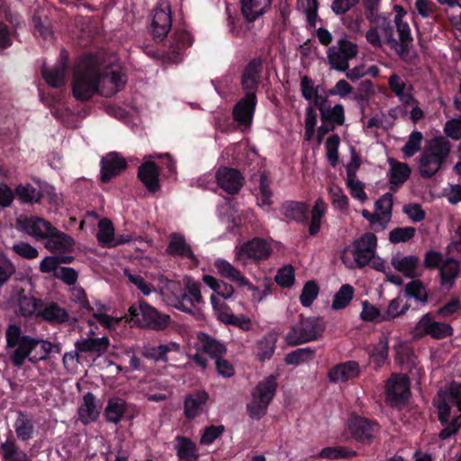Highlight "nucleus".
<instances>
[{
    "mask_svg": "<svg viewBox=\"0 0 461 461\" xmlns=\"http://www.w3.org/2000/svg\"><path fill=\"white\" fill-rule=\"evenodd\" d=\"M100 66L92 53L81 55L73 69L71 90L73 97L80 102L89 101L99 91Z\"/></svg>",
    "mask_w": 461,
    "mask_h": 461,
    "instance_id": "nucleus-1",
    "label": "nucleus"
},
{
    "mask_svg": "<svg viewBox=\"0 0 461 461\" xmlns=\"http://www.w3.org/2000/svg\"><path fill=\"white\" fill-rule=\"evenodd\" d=\"M451 150V143L443 136L433 138L420 158V174L430 178L441 168Z\"/></svg>",
    "mask_w": 461,
    "mask_h": 461,
    "instance_id": "nucleus-2",
    "label": "nucleus"
},
{
    "mask_svg": "<svg viewBox=\"0 0 461 461\" xmlns=\"http://www.w3.org/2000/svg\"><path fill=\"white\" fill-rule=\"evenodd\" d=\"M6 348H14L10 356L12 364L16 367H22L25 360L32 357L31 354L40 344L39 339L23 334L20 325L8 324L5 330Z\"/></svg>",
    "mask_w": 461,
    "mask_h": 461,
    "instance_id": "nucleus-3",
    "label": "nucleus"
},
{
    "mask_svg": "<svg viewBox=\"0 0 461 461\" xmlns=\"http://www.w3.org/2000/svg\"><path fill=\"white\" fill-rule=\"evenodd\" d=\"M131 320L140 328L156 331L165 330L171 323L168 314L158 312L145 300H139L138 304L129 308Z\"/></svg>",
    "mask_w": 461,
    "mask_h": 461,
    "instance_id": "nucleus-4",
    "label": "nucleus"
},
{
    "mask_svg": "<svg viewBox=\"0 0 461 461\" xmlns=\"http://www.w3.org/2000/svg\"><path fill=\"white\" fill-rule=\"evenodd\" d=\"M325 330V324L321 318H302L294 325L286 335L287 343L297 346L303 343L317 340Z\"/></svg>",
    "mask_w": 461,
    "mask_h": 461,
    "instance_id": "nucleus-5",
    "label": "nucleus"
},
{
    "mask_svg": "<svg viewBox=\"0 0 461 461\" xmlns=\"http://www.w3.org/2000/svg\"><path fill=\"white\" fill-rule=\"evenodd\" d=\"M385 402L393 409L405 407L411 397V382L405 374H392L385 383Z\"/></svg>",
    "mask_w": 461,
    "mask_h": 461,
    "instance_id": "nucleus-6",
    "label": "nucleus"
},
{
    "mask_svg": "<svg viewBox=\"0 0 461 461\" xmlns=\"http://www.w3.org/2000/svg\"><path fill=\"white\" fill-rule=\"evenodd\" d=\"M348 429L354 440L363 445H370L380 432L381 426L375 420L352 412L348 420Z\"/></svg>",
    "mask_w": 461,
    "mask_h": 461,
    "instance_id": "nucleus-7",
    "label": "nucleus"
},
{
    "mask_svg": "<svg viewBox=\"0 0 461 461\" xmlns=\"http://www.w3.org/2000/svg\"><path fill=\"white\" fill-rule=\"evenodd\" d=\"M358 52L357 45L346 38L339 39L336 46H331L327 51V58L330 67L340 72L349 68L348 61L354 59Z\"/></svg>",
    "mask_w": 461,
    "mask_h": 461,
    "instance_id": "nucleus-8",
    "label": "nucleus"
},
{
    "mask_svg": "<svg viewBox=\"0 0 461 461\" xmlns=\"http://www.w3.org/2000/svg\"><path fill=\"white\" fill-rule=\"evenodd\" d=\"M354 260L359 268L367 266L375 258L377 246L376 236L372 232L364 233L351 244Z\"/></svg>",
    "mask_w": 461,
    "mask_h": 461,
    "instance_id": "nucleus-9",
    "label": "nucleus"
},
{
    "mask_svg": "<svg viewBox=\"0 0 461 461\" xmlns=\"http://www.w3.org/2000/svg\"><path fill=\"white\" fill-rule=\"evenodd\" d=\"M172 26L170 5L167 2L159 3L154 9L151 23V34L157 41H163Z\"/></svg>",
    "mask_w": 461,
    "mask_h": 461,
    "instance_id": "nucleus-10",
    "label": "nucleus"
},
{
    "mask_svg": "<svg viewBox=\"0 0 461 461\" xmlns=\"http://www.w3.org/2000/svg\"><path fill=\"white\" fill-rule=\"evenodd\" d=\"M258 104L255 92H248L234 105L232 116L235 122L242 126H250Z\"/></svg>",
    "mask_w": 461,
    "mask_h": 461,
    "instance_id": "nucleus-11",
    "label": "nucleus"
},
{
    "mask_svg": "<svg viewBox=\"0 0 461 461\" xmlns=\"http://www.w3.org/2000/svg\"><path fill=\"white\" fill-rule=\"evenodd\" d=\"M415 330L421 336L429 335L435 339H443L451 337L454 333L450 324L433 321L430 313H426L421 317L416 324Z\"/></svg>",
    "mask_w": 461,
    "mask_h": 461,
    "instance_id": "nucleus-12",
    "label": "nucleus"
},
{
    "mask_svg": "<svg viewBox=\"0 0 461 461\" xmlns=\"http://www.w3.org/2000/svg\"><path fill=\"white\" fill-rule=\"evenodd\" d=\"M217 185L228 194H236L244 185L241 173L233 167H220L215 173Z\"/></svg>",
    "mask_w": 461,
    "mask_h": 461,
    "instance_id": "nucleus-13",
    "label": "nucleus"
},
{
    "mask_svg": "<svg viewBox=\"0 0 461 461\" xmlns=\"http://www.w3.org/2000/svg\"><path fill=\"white\" fill-rule=\"evenodd\" d=\"M68 69V55L65 50L60 51L59 59L57 64L51 68H43L41 70L42 77L51 87L59 88L66 84Z\"/></svg>",
    "mask_w": 461,
    "mask_h": 461,
    "instance_id": "nucleus-14",
    "label": "nucleus"
},
{
    "mask_svg": "<svg viewBox=\"0 0 461 461\" xmlns=\"http://www.w3.org/2000/svg\"><path fill=\"white\" fill-rule=\"evenodd\" d=\"M168 41L167 51L168 59L177 63L181 61L185 50L192 46L193 37L186 30L176 28Z\"/></svg>",
    "mask_w": 461,
    "mask_h": 461,
    "instance_id": "nucleus-15",
    "label": "nucleus"
},
{
    "mask_svg": "<svg viewBox=\"0 0 461 461\" xmlns=\"http://www.w3.org/2000/svg\"><path fill=\"white\" fill-rule=\"evenodd\" d=\"M100 181L109 183L113 177L126 170V160L117 152H110L102 158L100 161Z\"/></svg>",
    "mask_w": 461,
    "mask_h": 461,
    "instance_id": "nucleus-16",
    "label": "nucleus"
},
{
    "mask_svg": "<svg viewBox=\"0 0 461 461\" xmlns=\"http://www.w3.org/2000/svg\"><path fill=\"white\" fill-rule=\"evenodd\" d=\"M263 69V60L260 57L254 58L244 68L241 75V88L246 93L255 92L260 83L261 72Z\"/></svg>",
    "mask_w": 461,
    "mask_h": 461,
    "instance_id": "nucleus-17",
    "label": "nucleus"
},
{
    "mask_svg": "<svg viewBox=\"0 0 461 461\" xmlns=\"http://www.w3.org/2000/svg\"><path fill=\"white\" fill-rule=\"evenodd\" d=\"M360 366L355 360H348L334 365L328 372V379L330 383H347L349 380L358 377Z\"/></svg>",
    "mask_w": 461,
    "mask_h": 461,
    "instance_id": "nucleus-18",
    "label": "nucleus"
},
{
    "mask_svg": "<svg viewBox=\"0 0 461 461\" xmlns=\"http://www.w3.org/2000/svg\"><path fill=\"white\" fill-rule=\"evenodd\" d=\"M209 398V393L204 390H197L188 393L184 401L185 418L194 420L200 416L206 410Z\"/></svg>",
    "mask_w": 461,
    "mask_h": 461,
    "instance_id": "nucleus-19",
    "label": "nucleus"
},
{
    "mask_svg": "<svg viewBox=\"0 0 461 461\" xmlns=\"http://www.w3.org/2000/svg\"><path fill=\"white\" fill-rule=\"evenodd\" d=\"M168 244L166 249L167 255L172 257H180L190 259L195 266L199 260L193 252L191 247L187 244L185 236L180 232H172L168 237Z\"/></svg>",
    "mask_w": 461,
    "mask_h": 461,
    "instance_id": "nucleus-20",
    "label": "nucleus"
},
{
    "mask_svg": "<svg viewBox=\"0 0 461 461\" xmlns=\"http://www.w3.org/2000/svg\"><path fill=\"white\" fill-rule=\"evenodd\" d=\"M270 253L271 248L264 239L253 238L241 245L239 250V257L260 261L267 259Z\"/></svg>",
    "mask_w": 461,
    "mask_h": 461,
    "instance_id": "nucleus-21",
    "label": "nucleus"
},
{
    "mask_svg": "<svg viewBox=\"0 0 461 461\" xmlns=\"http://www.w3.org/2000/svg\"><path fill=\"white\" fill-rule=\"evenodd\" d=\"M281 214L287 221L305 225L309 223V205L305 202L285 201L279 209Z\"/></svg>",
    "mask_w": 461,
    "mask_h": 461,
    "instance_id": "nucleus-22",
    "label": "nucleus"
},
{
    "mask_svg": "<svg viewBox=\"0 0 461 461\" xmlns=\"http://www.w3.org/2000/svg\"><path fill=\"white\" fill-rule=\"evenodd\" d=\"M138 178L149 193L155 194L161 187L159 168L154 161H146L139 167Z\"/></svg>",
    "mask_w": 461,
    "mask_h": 461,
    "instance_id": "nucleus-23",
    "label": "nucleus"
},
{
    "mask_svg": "<svg viewBox=\"0 0 461 461\" xmlns=\"http://www.w3.org/2000/svg\"><path fill=\"white\" fill-rule=\"evenodd\" d=\"M214 267L222 277L237 283L240 286H247L250 291L258 292V288L252 285L247 277L241 275L239 269L227 260L218 258L214 262Z\"/></svg>",
    "mask_w": 461,
    "mask_h": 461,
    "instance_id": "nucleus-24",
    "label": "nucleus"
},
{
    "mask_svg": "<svg viewBox=\"0 0 461 461\" xmlns=\"http://www.w3.org/2000/svg\"><path fill=\"white\" fill-rule=\"evenodd\" d=\"M240 4L243 18L251 23L270 10L272 0H240Z\"/></svg>",
    "mask_w": 461,
    "mask_h": 461,
    "instance_id": "nucleus-25",
    "label": "nucleus"
},
{
    "mask_svg": "<svg viewBox=\"0 0 461 461\" xmlns=\"http://www.w3.org/2000/svg\"><path fill=\"white\" fill-rule=\"evenodd\" d=\"M23 229L29 235L37 240H48L50 232L56 228L43 218L33 216L23 221Z\"/></svg>",
    "mask_w": 461,
    "mask_h": 461,
    "instance_id": "nucleus-26",
    "label": "nucleus"
},
{
    "mask_svg": "<svg viewBox=\"0 0 461 461\" xmlns=\"http://www.w3.org/2000/svg\"><path fill=\"white\" fill-rule=\"evenodd\" d=\"M100 411L96 404V397L91 392L83 397V403L78 408V419L84 425H88L98 420Z\"/></svg>",
    "mask_w": 461,
    "mask_h": 461,
    "instance_id": "nucleus-27",
    "label": "nucleus"
},
{
    "mask_svg": "<svg viewBox=\"0 0 461 461\" xmlns=\"http://www.w3.org/2000/svg\"><path fill=\"white\" fill-rule=\"evenodd\" d=\"M16 436L21 441H28L34 436L35 426L32 416L25 411H17L14 423Z\"/></svg>",
    "mask_w": 461,
    "mask_h": 461,
    "instance_id": "nucleus-28",
    "label": "nucleus"
},
{
    "mask_svg": "<svg viewBox=\"0 0 461 461\" xmlns=\"http://www.w3.org/2000/svg\"><path fill=\"white\" fill-rule=\"evenodd\" d=\"M74 245L75 240L73 238L65 232L59 230L57 228L56 230L50 232V235L45 242V248L52 252H72Z\"/></svg>",
    "mask_w": 461,
    "mask_h": 461,
    "instance_id": "nucleus-29",
    "label": "nucleus"
},
{
    "mask_svg": "<svg viewBox=\"0 0 461 461\" xmlns=\"http://www.w3.org/2000/svg\"><path fill=\"white\" fill-rule=\"evenodd\" d=\"M37 316L50 324H62L67 322L69 318L68 311L54 302L43 304L37 312Z\"/></svg>",
    "mask_w": 461,
    "mask_h": 461,
    "instance_id": "nucleus-30",
    "label": "nucleus"
},
{
    "mask_svg": "<svg viewBox=\"0 0 461 461\" xmlns=\"http://www.w3.org/2000/svg\"><path fill=\"white\" fill-rule=\"evenodd\" d=\"M277 377V375L272 374L259 381L252 393V396L270 404L276 393Z\"/></svg>",
    "mask_w": 461,
    "mask_h": 461,
    "instance_id": "nucleus-31",
    "label": "nucleus"
},
{
    "mask_svg": "<svg viewBox=\"0 0 461 461\" xmlns=\"http://www.w3.org/2000/svg\"><path fill=\"white\" fill-rule=\"evenodd\" d=\"M420 259L417 256L410 255L402 258H393L392 265L407 278H416L420 276L417 271Z\"/></svg>",
    "mask_w": 461,
    "mask_h": 461,
    "instance_id": "nucleus-32",
    "label": "nucleus"
},
{
    "mask_svg": "<svg viewBox=\"0 0 461 461\" xmlns=\"http://www.w3.org/2000/svg\"><path fill=\"white\" fill-rule=\"evenodd\" d=\"M109 346L110 340L107 337L83 339L75 343L77 351L81 353H96L98 355L104 353Z\"/></svg>",
    "mask_w": 461,
    "mask_h": 461,
    "instance_id": "nucleus-33",
    "label": "nucleus"
},
{
    "mask_svg": "<svg viewBox=\"0 0 461 461\" xmlns=\"http://www.w3.org/2000/svg\"><path fill=\"white\" fill-rule=\"evenodd\" d=\"M460 273V263L454 258H447L439 268L440 284L452 288Z\"/></svg>",
    "mask_w": 461,
    "mask_h": 461,
    "instance_id": "nucleus-34",
    "label": "nucleus"
},
{
    "mask_svg": "<svg viewBox=\"0 0 461 461\" xmlns=\"http://www.w3.org/2000/svg\"><path fill=\"white\" fill-rule=\"evenodd\" d=\"M177 444L175 447L176 456L181 461H198L197 446L189 438L178 435L176 437Z\"/></svg>",
    "mask_w": 461,
    "mask_h": 461,
    "instance_id": "nucleus-35",
    "label": "nucleus"
},
{
    "mask_svg": "<svg viewBox=\"0 0 461 461\" xmlns=\"http://www.w3.org/2000/svg\"><path fill=\"white\" fill-rule=\"evenodd\" d=\"M278 336L276 333L268 332L257 342V358L260 362L269 360L276 348Z\"/></svg>",
    "mask_w": 461,
    "mask_h": 461,
    "instance_id": "nucleus-36",
    "label": "nucleus"
},
{
    "mask_svg": "<svg viewBox=\"0 0 461 461\" xmlns=\"http://www.w3.org/2000/svg\"><path fill=\"white\" fill-rule=\"evenodd\" d=\"M15 196L20 203L35 204L40 203L43 198L41 189L34 187L32 184H19L15 187Z\"/></svg>",
    "mask_w": 461,
    "mask_h": 461,
    "instance_id": "nucleus-37",
    "label": "nucleus"
},
{
    "mask_svg": "<svg viewBox=\"0 0 461 461\" xmlns=\"http://www.w3.org/2000/svg\"><path fill=\"white\" fill-rule=\"evenodd\" d=\"M124 399L120 397H111L104 411V416L108 423L119 424L123 420Z\"/></svg>",
    "mask_w": 461,
    "mask_h": 461,
    "instance_id": "nucleus-38",
    "label": "nucleus"
},
{
    "mask_svg": "<svg viewBox=\"0 0 461 461\" xmlns=\"http://www.w3.org/2000/svg\"><path fill=\"white\" fill-rule=\"evenodd\" d=\"M198 339L201 344V349L203 353L209 355L212 358L222 357L227 348L225 345L210 335L201 332L198 335Z\"/></svg>",
    "mask_w": 461,
    "mask_h": 461,
    "instance_id": "nucleus-39",
    "label": "nucleus"
},
{
    "mask_svg": "<svg viewBox=\"0 0 461 461\" xmlns=\"http://www.w3.org/2000/svg\"><path fill=\"white\" fill-rule=\"evenodd\" d=\"M0 453L4 461H32L30 456L19 448L13 438L6 439L0 444Z\"/></svg>",
    "mask_w": 461,
    "mask_h": 461,
    "instance_id": "nucleus-40",
    "label": "nucleus"
},
{
    "mask_svg": "<svg viewBox=\"0 0 461 461\" xmlns=\"http://www.w3.org/2000/svg\"><path fill=\"white\" fill-rule=\"evenodd\" d=\"M0 453L4 461H32L30 456L19 448L13 438L6 439L0 444Z\"/></svg>",
    "mask_w": 461,
    "mask_h": 461,
    "instance_id": "nucleus-41",
    "label": "nucleus"
},
{
    "mask_svg": "<svg viewBox=\"0 0 461 461\" xmlns=\"http://www.w3.org/2000/svg\"><path fill=\"white\" fill-rule=\"evenodd\" d=\"M0 453L4 461H32L30 456L19 448L13 438L6 439L0 444Z\"/></svg>",
    "mask_w": 461,
    "mask_h": 461,
    "instance_id": "nucleus-42",
    "label": "nucleus"
},
{
    "mask_svg": "<svg viewBox=\"0 0 461 461\" xmlns=\"http://www.w3.org/2000/svg\"><path fill=\"white\" fill-rule=\"evenodd\" d=\"M388 339L383 335L379 338L378 342L373 345L368 350L369 358L375 364V369L383 366L388 357Z\"/></svg>",
    "mask_w": 461,
    "mask_h": 461,
    "instance_id": "nucleus-43",
    "label": "nucleus"
},
{
    "mask_svg": "<svg viewBox=\"0 0 461 461\" xmlns=\"http://www.w3.org/2000/svg\"><path fill=\"white\" fill-rule=\"evenodd\" d=\"M327 212V204L321 199L318 198L311 211V220L309 224V235L315 237L321 230V221Z\"/></svg>",
    "mask_w": 461,
    "mask_h": 461,
    "instance_id": "nucleus-44",
    "label": "nucleus"
},
{
    "mask_svg": "<svg viewBox=\"0 0 461 461\" xmlns=\"http://www.w3.org/2000/svg\"><path fill=\"white\" fill-rule=\"evenodd\" d=\"M394 23L399 33V41H401V59H404L412 47L413 38L411 36V28L409 23L402 20L399 22L394 21Z\"/></svg>",
    "mask_w": 461,
    "mask_h": 461,
    "instance_id": "nucleus-45",
    "label": "nucleus"
},
{
    "mask_svg": "<svg viewBox=\"0 0 461 461\" xmlns=\"http://www.w3.org/2000/svg\"><path fill=\"white\" fill-rule=\"evenodd\" d=\"M203 282L209 286L217 295L223 299H230L234 294V287L211 275H203Z\"/></svg>",
    "mask_w": 461,
    "mask_h": 461,
    "instance_id": "nucleus-46",
    "label": "nucleus"
},
{
    "mask_svg": "<svg viewBox=\"0 0 461 461\" xmlns=\"http://www.w3.org/2000/svg\"><path fill=\"white\" fill-rule=\"evenodd\" d=\"M114 238V227L111 220L103 218L98 222V231L96 239L99 245L103 248H113V240Z\"/></svg>",
    "mask_w": 461,
    "mask_h": 461,
    "instance_id": "nucleus-47",
    "label": "nucleus"
},
{
    "mask_svg": "<svg viewBox=\"0 0 461 461\" xmlns=\"http://www.w3.org/2000/svg\"><path fill=\"white\" fill-rule=\"evenodd\" d=\"M321 122H328L331 125L341 126L345 122V109L341 104H337L333 107L330 105L321 113Z\"/></svg>",
    "mask_w": 461,
    "mask_h": 461,
    "instance_id": "nucleus-48",
    "label": "nucleus"
},
{
    "mask_svg": "<svg viewBox=\"0 0 461 461\" xmlns=\"http://www.w3.org/2000/svg\"><path fill=\"white\" fill-rule=\"evenodd\" d=\"M433 404L438 410V419L442 426L448 424L451 414V407L447 399V393L439 390L437 398L434 399Z\"/></svg>",
    "mask_w": 461,
    "mask_h": 461,
    "instance_id": "nucleus-49",
    "label": "nucleus"
},
{
    "mask_svg": "<svg viewBox=\"0 0 461 461\" xmlns=\"http://www.w3.org/2000/svg\"><path fill=\"white\" fill-rule=\"evenodd\" d=\"M357 456V451L349 449L347 447H327L321 450L318 456L320 458L340 459L350 458Z\"/></svg>",
    "mask_w": 461,
    "mask_h": 461,
    "instance_id": "nucleus-50",
    "label": "nucleus"
},
{
    "mask_svg": "<svg viewBox=\"0 0 461 461\" xmlns=\"http://www.w3.org/2000/svg\"><path fill=\"white\" fill-rule=\"evenodd\" d=\"M354 294L352 285L346 284L341 285L339 291L334 294L331 307L333 310H341L346 308L351 302Z\"/></svg>",
    "mask_w": 461,
    "mask_h": 461,
    "instance_id": "nucleus-51",
    "label": "nucleus"
},
{
    "mask_svg": "<svg viewBox=\"0 0 461 461\" xmlns=\"http://www.w3.org/2000/svg\"><path fill=\"white\" fill-rule=\"evenodd\" d=\"M43 306V302L35 297L23 296L19 300L18 308L19 312L23 317H32L41 310Z\"/></svg>",
    "mask_w": 461,
    "mask_h": 461,
    "instance_id": "nucleus-52",
    "label": "nucleus"
},
{
    "mask_svg": "<svg viewBox=\"0 0 461 461\" xmlns=\"http://www.w3.org/2000/svg\"><path fill=\"white\" fill-rule=\"evenodd\" d=\"M315 350L312 348H301L288 353L285 357L287 365L298 366L303 362L313 359Z\"/></svg>",
    "mask_w": 461,
    "mask_h": 461,
    "instance_id": "nucleus-53",
    "label": "nucleus"
},
{
    "mask_svg": "<svg viewBox=\"0 0 461 461\" xmlns=\"http://www.w3.org/2000/svg\"><path fill=\"white\" fill-rule=\"evenodd\" d=\"M411 175V168L405 163L395 162L392 165L390 183L394 185H402Z\"/></svg>",
    "mask_w": 461,
    "mask_h": 461,
    "instance_id": "nucleus-54",
    "label": "nucleus"
},
{
    "mask_svg": "<svg viewBox=\"0 0 461 461\" xmlns=\"http://www.w3.org/2000/svg\"><path fill=\"white\" fill-rule=\"evenodd\" d=\"M423 135L420 131H413L408 138V140L402 148L405 158H411L420 150Z\"/></svg>",
    "mask_w": 461,
    "mask_h": 461,
    "instance_id": "nucleus-55",
    "label": "nucleus"
},
{
    "mask_svg": "<svg viewBox=\"0 0 461 461\" xmlns=\"http://www.w3.org/2000/svg\"><path fill=\"white\" fill-rule=\"evenodd\" d=\"M319 285L313 280L307 281L300 294V303L304 307H310L319 294Z\"/></svg>",
    "mask_w": 461,
    "mask_h": 461,
    "instance_id": "nucleus-56",
    "label": "nucleus"
},
{
    "mask_svg": "<svg viewBox=\"0 0 461 461\" xmlns=\"http://www.w3.org/2000/svg\"><path fill=\"white\" fill-rule=\"evenodd\" d=\"M375 94L373 83L371 80H365L361 83L356 100L358 103L362 114L365 113L366 107L369 104L370 97Z\"/></svg>",
    "mask_w": 461,
    "mask_h": 461,
    "instance_id": "nucleus-57",
    "label": "nucleus"
},
{
    "mask_svg": "<svg viewBox=\"0 0 461 461\" xmlns=\"http://www.w3.org/2000/svg\"><path fill=\"white\" fill-rule=\"evenodd\" d=\"M404 293L406 296L414 298L417 301L426 303L428 301V294L425 287L420 280H411L406 286Z\"/></svg>",
    "mask_w": 461,
    "mask_h": 461,
    "instance_id": "nucleus-58",
    "label": "nucleus"
},
{
    "mask_svg": "<svg viewBox=\"0 0 461 461\" xmlns=\"http://www.w3.org/2000/svg\"><path fill=\"white\" fill-rule=\"evenodd\" d=\"M416 233V228L411 226L397 227L389 232V240L393 244L407 242L411 240Z\"/></svg>",
    "mask_w": 461,
    "mask_h": 461,
    "instance_id": "nucleus-59",
    "label": "nucleus"
},
{
    "mask_svg": "<svg viewBox=\"0 0 461 461\" xmlns=\"http://www.w3.org/2000/svg\"><path fill=\"white\" fill-rule=\"evenodd\" d=\"M269 403L252 396L251 402L246 406L247 412L252 420H259L267 411Z\"/></svg>",
    "mask_w": 461,
    "mask_h": 461,
    "instance_id": "nucleus-60",
    "label": "nucleus"
},
{
    "mask_svg": "<svg viewBox=\"0 0 461 461\" xmlns=\"http://www.w3.org/2000/svg\"><path fill=\"white\" fill-rule=\"evenodd\" d=\"M210 300L217 319L226 324L228 317L234 314L230 306L225 302L220 300L215 294H212Z\"/></svg>",
    "mask_w": 461,
    "mask_h": 461,
    "instance_id": "nucleus-61",
    "label": "nucleus"
},
{
    "mask_svg": "<svg viewBox=\"0 0 461 461\" xmlns=\"http://www.w3.org/2000/svg\"><path fill=\"white\" fill-rule=\"evenodd\" d=\"M225 431L223 425H210L203 429L200 438V444L209 446L220 438Z\"/></svg>",
    "mask_w": 461,
    "mask_h": 461,
    "instance_id": "nucleus-62",
    "label": "nucleus"
},
{
    "mask_svg": "<svg viewBox=\"0 0 461 461\" xmlns=\"http://www.w3.org/2000/svg\"><path fill=\"white\" fill-rule=\"evenodd\" d=\"M340 139L338 134L330 136L325 144L326 155L330 164L334 167L339 162V146Z\"/></svg>",
    "mask_w": 461,
    "mask_h": 461,
    "instance_id": "nucleus-63",
    "label": "nucleus"
},
{
    "mask_svg": "<svg viewBox=\"0 0 461 461\" xmlns=\"http://www.w3.org/2000/svg\"><path fill=\"white\" fill-rule=\"evenodd\" d=\"M278 285L284 288L291 287L294 283V269L291 265L280 268L275 277Z\"/></svg>",
    "mask_w": 461,
    "mask_h": 461,
    "instance_id": "nucleus-64",
    "label": "nucleus"
}]
</instances>
